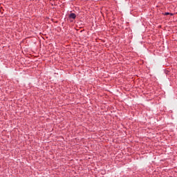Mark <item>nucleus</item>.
<instances>
[{
  "label": "nucleus",
  "instance_id": "obj_1",
  "mask_svg": "<svg viewBox=\"0 0 177 177\" xmlns=\"http://www.w3.org/2000/svg\"><path fill=\"white\" fill-rule=\"evenodd\" d=\"M69 17H70V19H75L76 17H77V15H75V13H71L70 15H69Z\"/></svg>",
  "mask_w": 177,
  "mask_h": 177
},
{
  "label": "nucleus",
  "instance_id": "obj_2",
  "mask_svg": "<svg viewBox=\"0 0 177 177\" xmlns=\"http://www.w3.org/2000/svg\"><path fill=\"white\" fill-rule=\"evenodd\" d=\"M168 15H170V13H169V12H165V16H168Z\"/></svg>",
  "mask_w": 177,
  "mask_h": 177
},
{
  "label": "nucleus",
  "instance_id": "obj_3",
  "mask_svg": "<svg viewBox=\"0 0 177 177\" xmlns=\"http://www.w3.org/2000/svg\"><path fill=\"white\" fill-rule=\"evenodd\" d=\"M169 15H170L171 16H173V15H174V14H172V13H170Z\"/></svg>",
  "mask_w": 177,
  "mask_h": 177
}]
</instances>
